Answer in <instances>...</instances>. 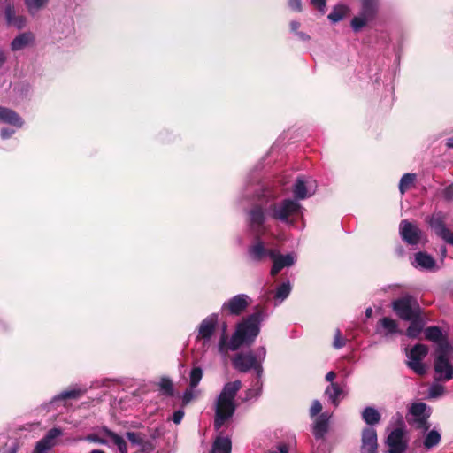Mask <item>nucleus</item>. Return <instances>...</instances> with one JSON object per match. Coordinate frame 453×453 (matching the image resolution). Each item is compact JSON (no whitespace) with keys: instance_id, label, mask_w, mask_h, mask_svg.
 I'll use <instances>...</instances> for the list:
<instances>
[{"instance_id":"f257e3e1","label":"nucleus","mask_w":453,"mask_h":453,"mask_svg":"<svg viewBox=\"0 0 453 453\" xmlns=\"http://www.w3.org/2000/svg\"><path fill=\"white\" fill-rule=\"evenodd\" d=\"M262 320L263 316L261 312H255L248 316L237 325L236 329L229 341L227 335L224 332L221 334L218 344L219 352L226 357L228 351H234L244 344H252L260 332V324Z\"/></svg>"},{"instance_id":"f03ea898","label":"nucleus","mask_w":453,"mask_h":453,"mask_svg":"<svg viewBox=\"0 0 453 453\" xmlns=\"http://www.w3.org/2000/svg\"><path fill=\"white\" fill-rule=\"evenodd\" d=\"M299 214H302V207L298 202L292 199H285L280 203H272L264 209L257 206L250 212V226L258 234V228L263 226L267 219L294 225L290 217Z\"/></svg>"},{"instance_id":"7ed1b4c3","label":"nucleus","mask_w":453,"mask_h":453,"mask_svg":"<svg viewBox=\"0 0 453 453\" xmlns=\"http://www.w3.org/2000/svg\"><path fill=\"white\" fill-rule=\"evenodd\" d=\"M242 388L241 380H234L225 384L219 395L215 404L214 427L219 431L234 413L236 405L234 398Z\"/></svg>"},{"instance_id":"20e7f679","label":"nucleus","mask_w":453,"mask_h":453,"mask_svg":"<svg viewBox=\"0 0 453 453\" xmlns=\"http://www.w3.org/2000/svg\"><path fill=\"white\" fill-rule=\"evenodd\" d=\"M266 356V349L264 346L259 347L256 353L248 351L239 353L233 358L234 367L241 372H247L253 369L257 377H262V363Z\"/></svg>"},{"instance_id":"39448f33","label":"nucleus","mask_w":453,"mask_h":453,"mask_svg":"<svg viewBox=\"0 0 453 453\" xmlns=\"http://www.w3.org/2000/svg\"><path fill=\"white\" fill-rule=\"evenodd\" d=\"M392 308L396 315L403 320H411L420 315L418 303L410 296L395 300L392 303Z\"/></svg>"},{"instance_id":"423d86ee","label":"nucleus","mask_w":453,"mask_h":453,"mask_svg":"<svg viewBox=\"0 0 453 453\" xmlns=\"http://www.w3.org/2000/svg\"><path fill=\"white\" fill-rule=\"evenodd\" d=\"M428 348L424 344H416L411 349L407 354L408 361L407 365L414 372L418 375H424L426 372V365L422 360L427 356Z\"/></svg>"},{"instance_id":"0eeeda50","label":"nucleus","mask_w":453,"mask_h":453,"mask_svg":"<svg viewBox=\"0 0 453 453\" xmlns=\"http://www.w3.org/2000/svg\"><path fill=\"white\" fill-rule=\"evenodd\" d=\"M434 368L435 380L448 381L453 378V365L447 357L446 351L441 348L438 349L434 358Z\"/></svg>"},{"instance_id":"6e6552de","label":"nucleus","mask_w":453,"mask_h":453,"mask_svg":"<svg viewBox=\"0 0 453 453\" xmlns=\"http://www.w3.org/2000/svg\"><path fill=\"white\" fill-rule=\"evenodd\" d=\"M399 234L402 240L409 245H417L423 240V233L420 228L407 219L400 222Z\"/></svg>"},{"instance_id":"1a4fd4ad","label":"nucleus","mask_w":453,"mask_h":453,"mask_svg":"<svg viewBox=\"0 0 453 453\" xmlns=\"http://www.w3.org/2000/svg\"><path fill=\"white\" fill-rule=\"evenodd\" d=\"M270 258L273 261V266L270 271L272 276H276L282 269L290 267L296 261L295 253L280 254L277 250L270 252Z\"/></svg>"},{"instance_id":"9d476101","label":"nucleus","mask_w":453,"mask_h":453,"mask_svg":"<svg viewBox=\"0 0 453 453\" xmlns=\"http://www.w3.org/2000/svg\"><path fill=\"white\" fill-rule=\"evenodd\" d=\"M316 187V181L311 178L298 177L293 187V193L296 199H304L315 193Z\"/></svg>"},{"instance_id":"9b49d317","label":"nucleus","mask_w":453,"mask_h":453,"mask_svg":"<svg viewBox=\"0 0 453 453\" xmlns=\"http://www.w3.org/2000/svg\"><path fill=\"white\" fill-rule=\"evenodd\" d=\"M388 453H403L407 448V441L404 437L403 427L394 429L387 438Z\"/></svg>"},{"instance_id":"f8f14e48","label":"nucleus","mask_w":453,"mask_h":453,"mask_svg":"<svg viewBox=\"0 0 453 453\" xmlns=\"http://www.w3.org/2000/svg\"><path fill=\"white\" fill-rule=\"evenodd\" d=\"M217 323V314H211L205 318L198 326L196 340L203 341V345H206L216 330Z\"/></svg>"},{"instance_id":"ddd939ff","label":"nucleus","mask_w":453,"mask_h":453,"mask_svg":"<svg viewBox=\"0 0 453 453\" xmlns=\"http://www.w3.org/2000/svg\"><path fill=\"white\" fill-rule=\"evenodd\" d=\"M250 301L248 295L239 294L224 303L222 310H226L228 313L232 315H239L245 311L250 303Z\"/></svg>"},{"instance_id":"4468645a","label":"nucleus","mask_w":453,"mask_h":453,"mask_svg":"<svg viewBox=\"0 0 453 453\" xmlns=\"http://www.w3.org/2000/svg\"><path fill=\"white\" fill-rule=\"evenodd\" d=\"M429 225L435 234L444 242L453 245V232L446 227L444 220L440 213L434 214L431 217Z\"/></svg>"},{"instance_id":"2eb2a0df","label":"nucleus","mask_w":453,"mask_h":453,"mask_svg":"<svg viewBox=\"0 0 453 453\" xmlns=\"http://www.w3.org/2000/svg\"><path fill=\"white\" fill-rule=\"evenodd\" d=\"M377 433L372 427H366L362 433L361 453H377Z\"/></svg>"},{"instance_id":"dca6fc26","label":"nucleus","mask_w":453,"mask_h":453,"mask_svg":"<svg viewBox=\"0 0 453 453\" xmlns=\"http://www.w3.org/2000/svg\"><path fill=\"white\" fill-rule=\"evenodd\" d=\"M430 409L424 403H413L410 408V414L414 417L415 421L418 423V426L424 427L425 430L428 429L426 421L430 416Z\"/></svg>"},{"instance_id":"f3484780","label":"nucleus","mask_w":453,"mask_h":453,"mask_svg":"<svg viewBox=\"0 0 453 453\" xmlns=\"http://www.w3.org/2000/svg\"><path fill=\"white\" fill-rule=\"evenodd\" d=\"M126 436L132 444L139 446L143 453H150L155 449L153 441L146 438L143 434L127 432Z\"/></svg>"},{"instance_id":"a211bd4d","label":"nucleus","mask_w":453,"mask_h":453,"mask_svg":"<svg viewBox=\"0 0 453 453\" xmlns=\"http://www.w3.org/2000/svg\"><path fill=\"white\" fill-rule=\"evenodd\" d=\"M0 122L11 125L16 128H20L24 123L17 112L3 106H0Z\"/></svg>"},{"instance_id":"6ab92c4d","label":"nucleus","mask_w":453,"mask_h":453,"mask_svg":"<svg viewBox=\"0 0 453 453\" xmlns=\"http://www.w3.org/2000/svg\"><path fill=\"white\" fill-rule=\"evenodd\" d=\"M376 332L384 336L393 335L399 333L398 325L393 319L384 317L378 321Z\"/></svg>"},{"instance_id":"aec40b11","label":"nucleus","mask_w":453,"mask_h":453,"mask_svg":"<svg viewBox=\"0 0 453 453\" xmlns=\"http://www.w3.org/2000/svg\"><path fill=\"white\" fill-rule=\"evenodd\" d=\"M412 265L417 268L434 271L437 269L436 262L434 257L426 252H418L415 254Z\"/></svg>"},{"instance_id":"412c9836","label":"nucleus","mask_w":453,"mask_h":453,"mask_svg":"<svg viewBox=\"0 0 453 453\" xmlns=\"http://www.w3.org/2000/svg\"><path fill=\"white\" fill-rule=\"evenodd\" d=\"M274 251V250H267L264 243L257 240L253 245H251L248 250V254L251 260L253 261H262L266 257H270V252Z\"/></svg>"},{"instance_id":"4be33fe9","label":"nucleus","mask_w":453,"mask_h":453,"mask_svg":"<svg viewBox=\"0 0 453 453\" xmlns=\"http://www.w3.org/2000/svg\"><path fill=\"white\" fill-rule=\"evenodd\" d=\"M329 416L323 413L319 416L312 426V434L317 440H322L328 430Z\"/></svg>"},{"instance_id":"5701e85b","label":"nucleus","mask_w":453,"mask_h":453,"mask_svg":"<svg viewBox=\"0 0 453 453\" xmlns=\"http://www.w3.org/2000/svg\"><path fill=\"white\" fill-rule=\"evenodd\" d=\"M325 395L334 405L338 406L340 401L344 398L343 388L337 383L332 382L325 390Z\"/></svg>"},{"instance_id":"b1692460","label":"nucleus","mask_w":453,"mask_h":453,"mask_svg":"<svg viewBox=\"0 0 453 453\" xmlns=\"http://www.w3.org/2000/svg\"><path fill=\"white\" fill-rule=\"evenodd\" d=\"M34 41L35 36L31 32L22 33L12 40L11 43V49L12 51L21 50L31 45Z\"/></svg>"},{"instance_id":"393cba45","label":"nucleus","mask_w":453,"mask_h":453,"mask_svg":"<svg viewBox=\"0 0 453 453\" xmlns=\"http://www.w3.org/2000/svg\"><path fill=\"white\" fill-rule=\"evenodd\" d=\"M62 434V431L59 428L54 427L50 429L46 435L40 440L36 445L44 449L50 450L56 445V440Z\"/></svg>"},{"instance_id":"a878e982","label":"nucleus","mask_w":453,"mask_h":453,"mask_svg":"<svg viewBox=\"0 0 453 453\" xmlns=\"http://www.w3.org/2000/svg\"><path fill=\"white\" fill-rule=\"evenodd\" d=\"M410 321H411V324H410L409 327L407 328L406 334L410 338H417L422 332L424 326H425V322L422 319V318L420 317V315L413 318Z\"/></svg>"},{"instance_id":"bb28decb","label":"nucleus","mask_w":453,"mask_h":453,"mask_svg":"<svg viewBox=\"0 0 453 453\" xmlns=\"http://www.w3.org/2000/svg\"><path fill=\"white\" fill-rule=\"evenodd\" d=\"M232 443L228 437L219 436L215 440L211 453H231Z\"/></svg>"},{"instance_id":"cd10ccee","label":"nucleus","mask_w":453,"mask_h":453,"mask_svg":"<svg viewBox=\"0 0 453 453\" xmlns=\"http://www.w3.org/2000/svg\"><path fill=\"white\" fill-rule=\"evenodd\" d=\"M102 432L111 439L113 443L117 446L119 453H127V444L120 435L111 431L105 426L102 428Z\"/></svg>"},{"instance_id":"c85d7f7f","label":"nucleus","mask_w":453,"mask_h":453,"mask_svg":"<svg viewBox=\"0 0 453 453\" xmlns=\"http://www.w3.org/2000/svg\"><path fill=\"white\" fill-rule=\"evenodd\" d=\"M362 418L366 424L372 426L379 423L380 414L375 408L366 407L362 412Z\"/></svg>"},{"instance_id":"c756f323","label":"nucleus","mask_w":453,"mask_h":453,"mask_svg":"<svg viewBox=\"0 0 453 453\" xmlns=\"http://www.w3.org/2000/svg\"><path fill=\"white\" fill-rule=\"evenodd\" d=\"M291 284L289 281L283 282L275 289L274 298L276 304L282 303L291 292Z\"/></svg>"},{"instance_id":"7c9ffc66","label":"nucleus","mask_w":453,"mask_h":453,"mask_svg":"<svg viewBox=\"0 0 453 453\" xmlns=\"http://www.w3.org/2000/svg\"><path fill=\"white\" fill-rule=\"evenodd\" d=\"M426 339L435 343H440L442 340V332L438 326H428L425 329Z\"/></svg>"},{"instance_id":"2f4dec72","label":"nucleus","mask_w":453,"mask_h":453,"mask_svg":"<svg viewBox=\"0 0 453 453\" xmlns=\"http://www.w3.org/2000/svg\"><path fill=\"white\" fill-rule=\"evenodd\" d=\"M84 393H85V390L81 389V388H74L67 389V390L63 391L58 395L55 396L54 401L63 400V399H67V398L76 399V398H79L81 395H82Z\"/></svg>"},{"instance_id":"473e14b6","label":"nucleus","mask_w":453,"mask_h":453,"mask_svg":"<svg viewBox=\"0 0 453 453\" xmlns=\"http://www.w3.org/2000/svg\"><path fill=\"white\" fill-rule=\"evenodd\" d=\"M416 175L414 173H405L402 176L399 183V190L403 195L414 183Z\"/></svg>"},{"instance_id":"72a5a7b5","label":"nucleus","mask_w":453,"mask_h":453,"mask_svg":"<svg viewBox=\"0 0 453 453\" xmlns=\"http://www.w3.org/2000/svg\"><path fill=\"white\" fill-rule=\"evenodd\" d=\"M262 391V380L261 377H257L254 382L252 388H249L246 392V400H252L258 397Z\"/></svg>"},{"instance_id":"f704fd0d","label":"nucleus","mask_w":453,"mask_h":453,"mask_svg":"<svg viewBox=\"0 0 453 453\" xmlns=\"http://www.w3.org/2000/svg\"><path fill=\"white\" fill-rule=\"evenodd\" d=\"M441 441V434L436 430L430 431L424 441V445L426 449H431L436 446Z\"/></svg>"},{"instance_id":"c9c22d12","label":"nucleus","mask_w":453,"mask_h":453,"mask_svg":"<svg viewBox=\"0 0 453 453\" xmlns=\"http://www.w3.org/2000/svg\"><path fill=\"white\" fill-rule=\"evenodd\" d=\"M49 0H25V4L30 13L34 14L42 9Z\"/></svg>"},{"instance_id":"e433bc0d","label":"nucleus","mask_w":453,"mask_h":453,"mask_svg":"<svg viewBox=\"0 0 453 453\" xmlns=\"http://www.w3.org/2000/svg\"><path fill=\"white\" fill-rule=\"evenodd\" d=\"M203 378V370L200 367H195L189 374V386L196 388Z\"/></svg>"},{"instance_id":"4c0bfd02","label":"nucleus","mask_w":453,"mask_h":453,"mask_svg":"<svg viewBox=\"0 0 453 453\" xmlns=\"http://www.w3.org/2000/svg\"><path fill=\"white\" fill-rule=\"evenodd\" d=\"M346 13V8L344 6L335 7L328 15V19L335 23L342 20Z\"/></svg>"},{"instance_id":"58836bf2","label":"nucleus","mask_w":453,"mask_h":453,"mask_svg":"<svg viewBox=\"0 0 453 453\" xmlns=\"http://www.w3.org/2000/svg\"><path fill=\"white\" fill-rule=\"evenodd\" d=\"M444 393V387L437 382H434L428 390V396L430 398H437L443 395Z\"/></svg>"},{"instance_id":"ea45409f","label":"nucleus","mask_w":453,"mask_h":453,"mask_svg":"<svg viewBox=\"0 0 453 453\" xmlns=\"http://www.w3.org/2000/svg\"><path fill=\"white\" fill-rule=\"evenodd\" d=\"M198 395V390L196 389V388H191L189 386V388H188L182 397V402L184 404H188L190 403L194 398H196Z\"/></svg>"},{"instance_id":"a19ab883","label":"nucleus","mask_w":453,"mask_h":453,"mask_svg":"<svg viewBox=\"0 0 453 453\" xmlns=\"http://www.w3.org/2000/svg\"><path fill=\"white\" fill-rule=\"evenodd\" d=\"M367 22V19L364 16L355 17L351 21V26L355 31L360 30Z\"/></svg>"},{"instance_id":"79ce46f5","label":"nucleus","mask_w":453,"mask_h":453,"mask_svg":"<svg viewBox=\"0 0 453 453\" xmlns=\"http://www.w3.org/2000/svg\"><path fill=\"white\" fill-rule=\"evenodd\" d=\"M345 339L342 337L341 331L336 329L334 338L333 346L334 349H339L345 345Z\"/></svg>"},{"instance_id":"37998d69","label":"nucleus","mask_w":453,"mask_h":453,"mask_svg":"<svg viewBox=\"0 0 453 453\" xmlns=\"http://www.w3.org/2000/svg\"><path fill=\"white\" fill-rule=\"evenodd\" d=\"M85 441H88L89 442H94V443H98V444H103V445H105L107 444V441L101 438L98 434H88L87 435L85 438H84Z\"/></svg>"},{"instance_id":"c03bdc74","label":"nucleus","mask_w":453,"mask_h":453,"mask_svg":"<svg viewBox=\"0 0 453 453\" xmlns=\"http://www.w3.org/2000/svg\"><path fill=\"white\" fill-rule=\"evenodd\" d=\"M322 410V405L319 401L314 400L310 408V414L311 417L318 415Z\"/></svg>"},{"instance_id":"a18cd8bd","label":"nucleus","mask_w":453,"mask_h":453,"mask_svg":"<svg viewBox=\"0 0 453 453\" xmlns=\"http://www.w3.org/2000/svg\"><path fill=\"white\" fill-rule=\"evenodd\" d=\"M160 387L167 394H171L173 391V383L169 379H162Z\"/></svg>"},{"instance_id":"49530a36","label":"nucleus","mask_w":453,"mask_h":453,"mask_svg":"<svg viewBox=\"0 0 453 453\" xmlns=\"http://www.w3.org/2000/svg\"><path fill=\"white\" fill-rule=\"evenodd\" d=\"M5 19H6V21L7 23L10 25L12 23V21L14 19V18H16L17 16L15 15V11H14V8L11 5H8L6 8H5Z\"/></svg>"},{"instance_id":"de8ad7c7","label":"nucleus","mask_w":453,"mask_h":453,"mask_svg":"<svg viewBox=\"0 0 453 453\" xmlns=\"http://www.w3.org/2000/svg\"><path fill=\"white\" fill-rule=\"evenodd\" d=\"M26 19L23 16H17L14 18V19L12 21L10 25L14 26L18 29H21L26 26Z\"/></svg>"},{"instance_id":"09e8293b","label":"nucleus","mask_w":453,"mask_h":453,"mask_svg":"<svg viewBox=\"0 0 453 453\" xmlns=\"http://www.w3.org/2000/svg\"><path fill=\"white\" fill-rule=\"evenodd\" d=\"M312 5H314L319 12H324L326 7V0H311Z\"/></svg>"},{"instance_id":"8fccbe9b","label":"nucleus","mask_w":453,"mask_h":453,"mask_svg":"<svg viewBox=\"0 0 453 453\" xmlns=\"http://www.w3.org/2000/svg\"><path fill=\"white\" fill-rule=\"evenodd\" d=\"M184 417V411L182 410H178L173 414V421L175 424H180Z\"/></svg>"},{"instance_id":"3c124183","label":"nucleus","mask_w":453,"mask_h":453,"mask_svg":"<svg viewBox=\"0 0 453 453\" xmlns=\"http://www.w3.org/2000/svg\"><path fill=\"white\" fill-rule=\"evenodd\" d=\"M288 5L294 11L300 12L302 10L301 0H289Z\"/></svg>"},{"instance_id":"603ef678","label":"nucleus","mask_w":453,"mask_h":453,"mask_svg":"<svg viewBox=\"0 0 453 453\" xmlns=\"http://www.w3.org/2000/svg\"><path fill=\"white\" fill-rule=\"evenodd\" d=\"M374 4L375 0H363L364 12H367L370 9L372 10Z\"/></svg>"},{"instance_id":"864d4df0","label":"nucleus","mask_w":453,"mask_h":453,"mask_svg":"<svg viewBox=\"0 0 453 453\" xmlns=\"http://www.w3.org/2000/svg\"><path fill=\"white\" fill-rule=\"evenodd\" d=\"M443 195L447 200L453 199V185L447 187L443 191Z\"/></svg>"},{"instance_id":"5fc2aeb1","label":"nucleus","mask_w":453,"mask_h":453,"mask_svg":"<svg viewBox=\"0 0 453 453\" xmlns=\"http://www.w3.org/2000/svg\"><path fill=\"white\" fill-rule=\"evenodd\" d=\"M268 453H288V448L285 444H280L276 448V449L270 450Z\"/></svg>"},{"instance_id":"6e6d98bb","label":"nucleus","mask_w":453,"mask_h":453,"mask_svg":"<svg viewBox=\"0 0 453 453\" xmlns=\"http://www.w3.org/2000/svg\"><path fill=\"white\" fill-rule=\"evenodd\" d=\"M14 132L15 131L13 129L3 128L1 130V137L3 139H8L9 137H11L14 134Z\"/></svg>"},{"instance_id":"4d7b16f0","label":"nucleus","mask_w":453,"mask_h":453,"mask_svg":"<svg viewBox=\"0 0 453 453\" xmlns=\"http://www.w3.org/2000/svg\"><path fill=\"white\" fill-rule=\"evenodd\" d=\"M335 376H336L335 373L333 371H331L326 373V380L332 383L333 380H334Z\"/></svg>"},{"instance_id":"13d9d810","label":"nucleus","mask_w":453,"mask_h":453,"mask_svg":"<svg viewBox=\"0 0 453 453\" xmlns=\"http://www.w3.org/2000/svg\"><path fill=\"white\" fill-rule=\"evenodd\" d=\"M300 24L297 21H292L290 23V28L293 32L296 33L297 29L299 28Z\"/></svg>"},{"instance_id":"bf43d9fd","label":"nucleus","mask_w":453,"mask_h":453,"mask_svg":"<svg viewBox=\"0 0 453 453\" xmlns=\"http://www.w3.org/2000/svg\"><path fill=\"white\" fill-rule=\"evenodd\" d=\"M296 35H298V37L303 40V41H307L310 39V36L308 35H306L305 33H303V32H296Z\"/></svg>"},{"instance_id":"052dcab7","label":"nucleus","mask_w":453,"mask_h":453,"mask_svg":"<svg viewBox=\"0 0 453 453\" xmlns=\"http://www.w3.org/2000/svg\"><path fill=\"white\" fill-rule=\"evenodd\" d=\"M393 418H395V422L399 423L401 426L403 424V418L400 413H396Z\"/></svg>"},{"instance_id":"680f3d73","label":"nucleus","mask_w":453,"mask_h":453,"mask_svg":"<svg viewBox=\"0 0 453 453\" xmlns=\"http://www.w3.org/2000/svg\"><path fill=\"white\" fill-rule=\"evenodd\" d=\"M6 56L3 50H0V67L5 63Z\"/></svg>"},{"instance_id":"e2e57ef3","label":"nucleus","mask_w":453,"mask_h":453,"mask_svg":"<svg viewBox=\"0 0 453 453\" xmlns=\"http://www.w3.org/2000/svg\"><path fill=\"white\" fill-rule=\"evenodd\" d=\"M47 451V449L40 448L39 446L36 445L34 453H48Z\"/></svg>"},{"instance_id":"0e129e2a","label":"nucleus","mask_w":453,"mask_h":453,"mask_svg":"<svg viewBox=\"0 0 453 453\" xmlns=\"http://www.w3.org/2000/svg\"><path fill=\"white\" fill-rule=\"evenodd\" d=\"M372 314V309L371 307H368L366 310H365V317L366 318H370Z\"/></svg>"},{"instance_id":"69168bd1","label":"nucleus","mask_w":453,"mask_h":453,"mask_svg":"<svg viewBox=\"0 0 453 453\" xmlns=\"http://www.w3.org/2000/svg\"><path fill=\"white\" fill-rule=\"evenodd\" d=\"M447 146L453 149V137L447 140Z\"/></svg>"},{"instance_id":"338daca9","label":"nucleus","mask_w":453,"mask_h":453,"mask_svg":"<svg viewBox=\"0 0 453 453\" xmlns=\"http://www.w3.org/2000/svg\"><path fill=\"white\" fill-rule=\"evenodd\" d=\"M441 257H446V255H447V250H446V247H442V248L441 249Z\"/></svg>"},{"instance_id":"774afa93","label":"nucleus","mask_w":453,"mask_h":453,"mask_svg":"<svg viewBox=\"0 0 453 453\" xmlns=\"http://www.w3.org/2000/svg\"><path fill=\"white\" fill-rule=\"evenodd\" d=\"M90 453H105V452L102 449H93Z\"/></svg>"}]
</instances>
